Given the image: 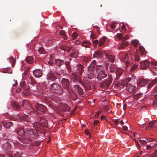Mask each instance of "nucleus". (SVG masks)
<instances>
[{
    "mask_svg": "<svg viewBox=\"0 0 157 157\" xmlns=\"http://www.w3.org/2000/svg\"><path fill=\"white\" fill-rule=\"evenodd\" d=\"M22 93L25 95H28L29 94V92L28 91H26L25 90L23 91Z\"/></svg>",
    "mask_w": 157,
    "mask_h": 157,
    "instance_id": "obj_52",
    "label": "nucleus"
},
{
    "mask_svg": "<svg viewBox=\"0 0 157 157\" xmlns=\"http://www.w3.org/2000/svg\"><path fill=\"white\" fill-rule=\"evenodd\" d=\"M22 106H23L27 110H29L31 113H33L35 111V109L32 107L30 103L27 101H22Z\"/></svg>",
    "mask_w": 157,
    "mask_h": 157,
    "instance_id": "obj_7",
    "label": "nucleus"
},
{
    "mask_svg": "<svg viewBox=\"0 0 157 157\" xmlns=\"http://www.w3.org/2000/svg\"><path fill=\"white\" fill-rule=\"evenodd\" d=\"M141 69H147L150 65V63L147 60L142 61L140 62Z\"/></svg>",
    "mask_w": 157,
    "mask_h": 157,
    "instance_id": "obj_12",
    "label": "nucleus"
},
{
    "mask_svg": "<svg viewBox=\"0 0 157 157\" xmlns=\"http://www.w3.org/2000/svg\"><path fill=\"white\" fill-rule=\"evenodd\" d=\"M38 52L40 54H43L45 53V52L42 48H40L38 50Z\"/></svg>",
    "mask_w": 157,
    "mask_h": 157,
    "instance_id": "obj_44",
    "label": "nucleus"
},
{
    "mask_svg": "<svg viewBox=\"0 0 157 157\" xmlns=\"http://www.w3.org/2000/svg\"><path fill=\"white\" fill-rule=\"evenodd\" d=\"M28 83L30 84L31 86H29L27 85H24L21 84V87L23 88L24 90L26 91H29L30 89L32 91H34L36 90V82L33 78L31 77H29L28 79Z\"/></svg>",
    "mask_w": 157,
    "mask_h": 157,
    "instance_id": "obj_3",
    "label": "nucleus"
},
{
    "mask_svg": "<svg viewBox=\"0 0 157 157\" xmlns=\"http://www.w3.org/2000/svg\"><path fill=\"white\" fill-rule=\"evenodd\" d=\"M25 59L26 61L29 63L31 64L33 62V59L32 57L31 56L27 57Z\"/></svg>",
    "mask_w": 157,
    "mask_h": 157,
    "instance_id": "obj_40",
    "label": "nucleus"
},
{
    "mask_svg": "<svg viewBox=\"0 0 157 157\" xmlns=\"http://www.w3.org/2000/svg\"><path fill=\"white\" fill-rule=\"evenodd\" d=\"M157 82V79H154L149 83L147 86V88L149 89L151 88Z\"/></svg>",
    "mask_w": 157,
    "mask_h": 157,
    "instance_id": "obj_31",
    "label": "nucleus"
},
{
    "mask_svg": "<svg viewBox=\"0 0 157 157\" xmlns=\"http://www.w3.org/2000/svg\"><path fill=\"white\" fill-rule=\"evenodd\" d=\"M139 141L140 142V143L143 145L146 144L147 143V142L145 140H140Z\"/></svg>",
    "mask_w": 157,
    "mask_h": 157,
    "instance_id": "obj_49",
    "label": "nucleus"
},
{
    "mask_svg": "<svg viewBox=\"0 0 157 157\" xmlns=\"http://www.w3.org/2000/svg\"><path fill=\"white\" fill-rule=\"evenodd\" d=\"M37 122L42 126L45 127H47L48 126L47 121L44 119L40 117H39L38 118Z\"/></svg>",
    "mask_w": 157,
    "mask_h": 157,
    "instance_id": "obj_13",
    "label": "nucleus"
},
{
    "mask_svg": "<svg viewBox=\"0 0 157 157\" xmlns=\"http://www.w3.org/2000/svg\"><path fill=\"white\" fill-rule=\"evenodd\" d=\"M126 89L130 93L134 92L136 89V87L129 84H127L126 86Z\"/></svg>",
    "mask_w": 157,
    "mask_h": 157,
    "instance_id": "obj_19",
    "label": "nucleus"
},
{
    "mask_svg": "<svg viewBox=\"0 0 157 157\" xmlns=\"http://www.w3.org/2000/svg\"><path fill=\"white\" fill-rule=\"evenodd\" d=\"M154 99L153 102V105L154 107H156L157 106V95H154Z\"/></svg>",
    "mask_w": 157,
    "mask_h": 157,
    "instance_id": "obj_39",
    "label": "nucleus"
},
{
    "mask_svg": "<svg viewBox=\"0 0 157 157\" xmlns=\"http://www.w3.org/2000/svg\"><path fill=\"white\" fill-rule=\"evenodd\" d=\"M156 124V121L155 120L151 121L149 122V126H147L145 128L146 129L151 130L152 128V126Z\"/></svg>",
    "mask_w": 157,
    "mask_h": 157,
    "instance_id": "obj_24",
    "label": "nucleus"
},
{
    "mask_svg": "<svg viewBox=\"0 0 157 157\" xmlns=\"http://www.w3.org/2000/svg\"><path fill=\"white\" fill-rule=\"evenodd\" d=\"M36 111H34L35 113L37 114H42L45 113L47 111L46 107L41 104L37 103L35 105Z\"/></svg>",
    "mask_w": 157,
    "mask_h": 157,
    "instance_id": "obj_6",
    "label": "nucleus"
},
{
    "mask_svg": "<svg viewBox=\"0 0 157 157\" xmlns=\"http://www.w3.org/2000/svg\"><path fill=\"white\" fill-rule=\"evenodd\" d=\"M123 72V70L121 68H117L115 71V74L116 75V77L115 79L117 80L122 75Z\"/></svg>",
    "mask_w": 157,
    "mask_h": 157,
    "instance_id": "obj_21",
    "label": "nucleus"
},
{
    "mask_svg": "<svg viewBox=\"0 0 157 157\" xmlns=\"http://www.w3.org/2000/svg\"><path fill=\"white\" fill-rule=\"evenodd\" d=\"M20 141L23 143L28 144L31 142V140L29 138H25L23 136L20 139Z\"/></svg>",
    "mask_w": 157,
    "mask_h": 157,
    "instance_id": "obj_23",
    "label": "nucleus"
},
{
    "mask_svg": "<svg viewBox=\"0 0 157 157\" xmlns=\"http://www.w3.org/2000/svg\"><path fill=\"white\" fill-rule=\"evenodd\" d=\"M78 36L76 32H74L73 33L71 37L74 40H75L76 39H77Z\"/></svg>",
    "mask_w": 157,
    "mask_h": 157,
    "instance_id": "obj_43",
    "label": "nucleus"
},
{
    "mask_svg": "<svg viewBox=\"0 0 157 157\" xmlns=\"http://www.w3.org/2000/svg\"><path fill=\"white\" fill-rule=\"evenodd\" d=\"M47 87L49 89L50 91L52 92L56 93L59 95L63 93V90L61 87L56 83L50 84L48 82L46 85V88Z\"/></svg>",
    "mask_w": 157,
    "mask_h": 157,
    "instance_id": "obj_1",
    "label": "nucleus"
},
{
    "mask_svg": "<svg viewBox=\"0 0 157 157\" xmlns=\"http://www.w3.org/2000/svg\"><path fill=\"white\" fill-rule=\"evenodd\" d=\"M59 34L61 36H63L64 40H66L67 39V37L63 31H60L59 33Z\"/></svg>",
    "mask_w": 157,
    "mask_h": 157,
    "instance_id": "obj_42",
    "label": "nucleus"
},
{
    "mask_svg": "<svg viewBox=\"0 0 157 157\" xmlns=\"http://www.w3.org/2000/svg\"><path fill=\"white\" fill-rule=\"evenodd\" d=\"M117 36L119 39L122 40V34L121 33H118L117 34Z\"/></svg>",
    "mask_w": 157,
    "mask_h": 157,
    "instance_id": "obj_50",
    "label": "nucleus"
},
{
    "mask_svg": "<svg viewBox=\"0 0 157 157\" xmlns=\"http://www.w3.org/2000/svg\"><path fill=\"white\" fill-rule=\"evenodd\" d=\"M85 134L87 135H88L89 134V131L88 130H86L85 131Z\"/></svg>",
    "mask_w": 157,
    "mask_h": 157,
    "instance_id": "obj_61",
    "label": "nucleus"
},
{
    "mask_svg": "<svg viewBox=\"0 0 157 157\" xmlns=\"http://www.w3.org/2000/svg\"><path fill=\"white\" fill-rule=\"evenodd\" d=\"M110 27L112 29H114L116 27V26L114 24H112L110 25Z\"/></svg>",
    "mask_w": 157,
    "mask_h": 157,
    "instance_id": "obj_62",
    "label": "nucleus"
},
{
    "mask_svg": "<svg viewBox=\"0 0 157 157\" xmlns=\"http://www.w3.org/2000/svg\"><path fill=\"white\" fill-rule=\"evenodd\" d=\"M70 91H68L70 94V96L73 100H75L77 99V96L71 89H70Z\"/></svg>",
    "mask_w": 157,
    "mask_h": 157,
    "instance_id": "obj_25",
    "label": "nucleus"
},
{
    "mask_svg": "<svg viewBox=\"0 0 157 157\" xmlns=\"http://www.w3.org/2000/svg\"><path fill=\"white\" fill-rule=\"evenodd\" d=\"M106 38L105 37H102L99 40V43L98 45V47H101L104 45L105 42Z\"/></svg>",
    "mask_w": 157,
    "mask_h": 157,
    "instance_id": "obj_29",
    "label": "nucleus"
},
{
    "mask_svg": "<svg viewBox=\"0 0 157 157\" xmlns=\"http://www.w3.org/2000/svg\"><path fill=\"white\" fill-rule=\"evenodd\" d=\"M27 136L32 138L36 139L38 136L37 131L35 129H31L30 128H24Z\"/></svg>",
    "mask_w": 157,
    "mask_h": 157,
    "instance_id": "obj_5",
    "label": "nucleus"
},
{
    "mask_svg": "<svg viewBox=\"0 0 157 157\" xmlns=\"http://www.w3.org/2000/svg\"><path fill=\"white\" fill-rule=\"evenodd\" d=\"M96 69L97 71V78L99 80L105 78L107 76L105 71L104 70V67L101 65H97L96 66Z\"/></svg>",
    "mask_w": 157,
    "mask_h": 157,
    "instance_id": "obj_4",
    "label": "nucleus"
},
{
    "mask_svg": "<svg viewBox=\"0 0 157 157\" xmlns=\"http://www.w3.org/2000/svg\"><path fill=\"white\" fill-rule=\"evenodd\" d=\"M83 85L86 90H89L91 89L90 84L89 83H84Z\"/></svg>",
    "mask_w": 157,
    "mask_h": 157,
    "instance_id": "obj_33",
    "label": "nucleus"
},
{
    "mask_svg": "<svg viewBox=\"0 0 157 157\" xmlns=\"http://www.w3.org/2000/svg\"><path fill=\"white\" fill-rule=\"evenodd\" d=\"M3 125L6 128H10L11 127H13V123L11 122H5Z\"/></svg>",
    "mask_w": 157,
    "mask_h": 157,
    "instance_id": "obj_28",
    "label": "nucleus"
},
{
    "mask_svg": "<svg viewBox=\"0 0 157 157\" xmlns=\"http://www.w3.org/2000/svg\"><path fill=\"white\" fill-rule=\"evenodd\" d=\"M96 61L95 60H94L88 67V69L90 70L94 69V66L96 64Z\"/></svg>",
    "mask_w": 157,
    "mask_h": 157,
    "instance_id": "obj_30",
    "label": "nucleus"
},
{
    "mask_svg": "<svg viewBox=\"0 0 157 157\" xmlns=\"http://www.w3.org/2000/svg\"><path fill=\"white\" fill-rule=\"evenodd\" d=\"M60 49L64 51L70 52V56L71 57L75 58L78 55V50L74 48L71 47L67 45H62L60 47Z\"/></svg>",
    "mask_w": 157,
    "mask_h": 157,
    "instance_id": "obj_2",
    "label": "nucleus"
},
{
    "mask_svg": "<svg viewBox=\"0 0 157 157\" xmlns=\"http://www.w3.org/2000/svg\"><path fill=\"white\" fill-rule=\"evenodd\" d=\"M130 80L131 79L130 78H126L125 80V82L127 83L130 81Z\"/></svg>",
    "mask_w": 157,
    "mask_h": 157,
    "instance_id": "obj_59",
    "label": "nucleus"
},
{
    "mask_svg": "<svg viewBox=\"0 0 157 157\" xmlns=\"http://www.w3.org/2000/svg\"><path fill=\"white\" fill-rule=\"evenodd\" d=\"M113 121L114 122V124L116 125H117L119 124V121H118V120H114Z\"/></svg>",
    "mask_w": 157,
    "mask_h": 157,
    "instance_id": "obj_56",
    "label": "nucleus"
},
{
    "mask_svg": "<svg viewBox=\"0 0 157 157\" xmlns=\"http://www.w3.org/2000/svg\"><path fill=\"white\" fill-rule=\"evenodd\" d=\"M141 94H137L133 97V98L135 99H137L140 96Z\"/></svg>",
    "mask_w": 157,
    "mask_h": 157,
    "instance_id": "obj_51",
    "label": "nucleus"
},
{
    "mask_svg": "<svg viewBox=\"0 0 157 157\" xmlns=\"http://www.w3.org/2000/svg\"><path fill=\"white\" fill-rule=\"evenodd\" d=\"M104 110L105 112H107L109 110V108L107 106H105L104 107Z\"/></svg>",
    "mask_w": 157,
    "mask_h": 157,
    "instance_id": "obj_54",
    "label": "nucleus"
},
{
    "mask_svg": "<svg viewBox=\"0 0 157 157\" xmlns=\"http://www.w3.org/2000/svg\"><path fill=\"white\" fill-rule=\"evenodd\" d=\"M124 55L125 56L123 57L122 61V62L125 63L126 66H127L129 64V62L128 61L129 58L128 55L126 53L124 54Z\"/></svg>",
    "mask_w": 157,
    "mask_h": 157,
    "instance_id": "obj_18",
    "label": "nucleus"
},
{
    "mask_svg": "<svg viewBox=\"0 0 157 157\" xmlns=\"http://www.w3.org/2000/svg\"><path fill=\"white\" fill-rule=\"evenodd\" d=\"M140 82L143 85H144L147 83V81L145 79L142 80L140 81Z\"/></svg>",
    "mask_w": 157,
    "mask_h": 157,
    "instance_id": "obj_47",
    "label": "nucleus"
},
{
    "mask_svg": "<svg viewBox=\"0 0 157 157\" xmlns=\"http://www.w3.org/2000/svg\"><path fill=\"white\" fill-rule=\"evenodd\" d=\"M99 123V122L98 121L95 120L94 122V124H95V125H97Z\"/></svg>",
    "mask_w": 157,
    "mask_h": 157,
    "instance_id": "obj_63",
    "label": "nucleus"
},
{
    "mask_svg": "<svg viewBox=\"0 0 157 157\" xmlns=\"http://www.w3.org/2000/svg\"><path fill=\"white\" fill-rule=\"evenodd\" d=\"M9 62L12 63V66L13 67L15 64L16 60L12 57H11L8 59Z\"/></svg>",
    "mask_w": 157,
    "mask_h": 157,
    "instance_id": "obj_35",
    "label": "nucleus"
},
{
    "mask_svg": "<svg viewBox=\"0 0 157 157\" xmlns=\"http://www.w3.org/2000/svg\"><path fill=\"white\" fill-rule=\"evenodd\" d=\"M112 79L110 77L108 79L103 81L100 83V86L101 87H108L111 84Z\"/></svg>",
    "mask_w": 157,
    "mask_h": 157,
    "instance_id": "obj_11",
    "label": "nucleus"
},
{
    "mask_svg": "<svg viewBox=\"0 0 157 157\" xmlns=\"http://www.w3.org/2000/svg\"><path fill=\"white\" fill-rule=\"evenodd\" d=\"M116 70V66L113 64H111L109 67V71L111 72H114Z\"/></svg>",
    "mask_w": 157,
    "mask_h": 157,
    "instance_id": "obj_34",
    "label": "nucleus"
},
{
    "mask_svg": "<svg viewBox=\"0 0 157 157\" xmlns=\"http://www.w3.org/2000/svg\"><path fill=\"white\" fill-rule=\"evenodd\" d=\"M103 54L100 51H98L93 55V57L97 59H101L103 57Z\"/></svg>",
    "mask_w": 157,
    "mask_h": 157,
    "instance_id": "obj_20",
    "label": "nucleus"
},
{
    "mask_svg": "<svg viewBox=\"0 0 157 157\" xmlns=\"http://www.w3.org/2000/svg\"><path fill=\"white\" fill-rule=\"evenodd\" d=\"M59 74L57 72L54 73H49L47 75V79L52 81H54L59 76Z\"/></svg>",
    "mask_w": 157,
    "mask_h": 157,
    "instance_id": "obj_10",
    "label": "nucleus"
},
{
    "mask_svg": "<svg viewBox=\"0 0 157 157\" xmlns=\"http://www.w3.org/2000/svg\"><path fill=\"white\" fill-rule=\"evenodd\" d=\"M105 61H108L111 63H113L114 60V57L112 55H108L105 53Z\"/></svg>",
    "mask_w": 157,
    "mask_h": 157,
    "instance_id": "obj_15",
    "label": "nucleus"
},
{
    "mask_svg": "<svg viewBox=\"0 0 157 157\" xmlns=\"http://www.w3.org/2000/svg\"><path fill=\"white\" fill-rule=\"evenodd\" d=\"M74 88L79 95H82L83 94L84 92L83 90L79 85H75L74 86Z\"/></svg>",
    "mask_w": 157,
    "mask_h": 157,
    "instance_id": "obj_16",
    "label": "nucleus"
},
{
    "mask_svg": "<svg viewBox=\"0 0 157 157\" xmlns=\"http://www.w3.org/2000/svg\"><path fill=\"white\" fill-rule=\"evenodd\" d=\"M64 63L67 67L68 70L70 71L71 69L70 67L69 66L70 62L68 61H67L64 62Z\"/></svg>",
    "mask_w": 157,
    "mask_h": 157,
    "instance_id": "obj_45",
    "label": "nucleus"
},
{
    "mask_svg": "<svg viewBox=\"0 0 157 157\" xmlns=\"http://www.w3.org/2000/svg\"><path fill=\"white\" fill-rule=\"evenodd\" d=\"M56 64L57 66H60L64 64V62L63 60L60 59H56Z\"/></svg>",
    "mask_w": 157,
    "mask_h": 157,
    "instance_id": "obj_26",
    "label": "nucleus"
},
{
    "mask_svg": "<svg viewBox=\"0 0 157 157\" xmlns=\"http://www.w3.org/2000/svg\"><path fill=\"white\" fill-rule=\"evenodd\" d=\"M139 50L141 55L143 56H145L146 54V51L143 46H140L139 48Z\"/></svg>",
    "mask_w": 157,
    "mask_h": 157,
    "instance_id": "obj_27",
    "label": "nucleus"
},
{
    "mask_svg": "<svg viewBox=\"0 0 157 157\" xmlns=\"http://www.w3.org/2000/svg\"><path fill=\"white\" fill-rule=\"evenodd\" d=\"M11 106L16 111H19L21 109V106L15 102H13L12 103Z\"/></svg>",
    "mask_w": 157,
    "mask_h": 157,
    "instance_id": "obj_22",
    "label": "nucleus"
},
{
    "mask_svg": "<svg viewBox=\"0 0 157 157\" xmlns=\"http://www.w3.org/2000/svg\"><path fill=\"white\" fill-rule=\"evenodd\" d=\"M61 83L64 88L66 89L68 91H70V82L69 80L63 78L61 81Z\"/></svg>",
    "mask_w": 157,
    "mask_h": 157,
    "instance_id": "obj_8",
    "label": "nucleus"
},
{
    "mask_svg": "<svg viewBox=\"0 0 157 157\" xmlns=\"http://www.w3.org/2000/svg\"><path fill=\"white\" fill-rule=\"evenodd\" d=\"M101 113V112L100 111L97 112L95 114V117L96 118H97L99 116V114Z\"/></svg>",
    "mask_w": 157,
    "mask_h": 157,
    "instance_id": "obj_58",
    "label": "nucleus"
},
{
    "mask_svg": "<svg viewBox=\"0 0 157 157\" xmlns=\"http://www.w3.org/2000/svg\"><path fill=\"white\" fill-rule=\"evenodd\" d=\"M98 40H96L93 41V44H94V46H96L98 43Z\"/></svg>",
    "mask_w": 157,
    "mask_h": 157,
    "instance_id": "obj_53",
    "label": "nucleus"
},
{
    "mask_svg": "<svg viewBox=\"0 0 157 157\" xmlns=\"http://www.w3.org/2000/svg\"><path fill=\"white\" fill-rule=\"evenodd\" d=\"M131 44L132 45L135 47H136L139 44V41L137 40H133L131 41Z\"/></svg>",
    "mask_w": 157,
    "mask_h": 157,
    "instance_id": "obj_38",
    "label": "nucleus"
},
{
    "mask_svg": "<svg viewBox=\"0 0 157 157\" xmlns=\"http://www.w3.org/2000/svg\"><path fill=\"white\" fill-rule=\"evenodd\" d=\"M90 42L86 41H83L81 43V44L82 46L85 47H88L90 45Z\"/></svg>",
    "mask_w": 157,
    "mask_h": 157,
    "instance_id": "obj_36",
    "label": "nucleus"
},
{
    "mask_svg": "<svg viewBox=\"0 0 157 157\" xmlns=\"http://www.w3.org/2000/svg\"><path fill=\"white\" fill-rule=\"evenodd\" d=\"M123 128L125 130H128V128L126 126H123Z\"/></svg>",
    "mask_w": 157,
    "mask_h": 157,
    "instance_id": "obj_64",
    "label": "nucleus"
},
{
    "mask_svg": "<svg viewBox=\"0 0 157 157\" xmlns=\"http://www.w3.org/2000/svg\"><path fill=\"white\" fill-rule=\"evenodd\" d=\"M24 128H25V127H24L23 128H19L17 129L16 131V133L17 135L21 137L24 136L25 135V132Z\"/></svg>",
    "mask_w": 157,
    "mask_h": 157,
    "instance_id": "obj_17",
    "label": "nucleus"
},
{
    "mask_svg": "<svg viewBox=\"0 0 157 157\" xmlns=\"http://www.w3.org/2000/svg\"><path fill=\"white\" fill-rule=\"evenodd\" d=\"M135 58L136 61L138 62L140 60V58L138 55H135Z\"/></svg>",
    "mask_w": 157,
    "mask_h": 157,
    "instance_id": "obj_48",
    "label": "nucleus"
},
{
    "mask_svg": "<svg viewBox=\"0 0 157 157\" xmlns=\"http://www.w3.org/2000/svg\"><path fill=\"white\" fill-rule=\"evenodd\" d=\"M129 38V36L128 35L125 36L124 37H123L122 40H127Z\"/></svg>",
    "mask_w": 157,
    "mask_h": 157,
    "instance_id": "obj_55",
    "label": "nucleus"
},
{
    "mask_svg": "<svg viewBox=\"0 0 157 157\" xmlns=\"http://www.w3.org/2000/svg\"><path fill=\"white\" fill-rule=\"evenodd\" d=\"M128 45V41H125L123 42L121 44L119 47V48H123L127 46Z\"/></svg>",
    "mask_w": 157,
    "mask_h": 157,
    "instance_id": "obj_37",
    "label": "nucleus"
},
{
    "mask_svg": "<svg viewBox=\"0 0 157 157\" xmlns=\"http://www.w3.org/2000/svg\"><path fill=\"white\" fill-rule=\"evenodd\" d=\"M21 155L19 152H17L13 154L12 156H10V157H21Z\"/></svg>",
    "mask_w": 157,
    "mask_h": 157,
    "instance_id": "obj_41",
    "label": "nucleus"
},
{
    "mask_svg": "<svg viewBox=\"0 0 157 157\" xmlns=\"http://www.w3.org/2000/svg\"><path fill=\"white\" fill-rule=\"evenodd\" d=\"M138 66V65L135 64L134 65L132 66V67L130 69V70L131 71H134L136 68Z\"/></svg>",
    "mask_w": 157,
    "mask_h": 157,
    "instance_id": "obj_46",
    "label": "nucleus"
},
{
    "mask_svg": "<svg viewBox=\"0 0 157 157\" xmlns=\"http://www.w3.org/2000/svg\"><path fill=\"white\" fill-rule=\"evenodd\" d=\"M146 148L147 149H152L150 145H147L146 146Z\"/></svg>",
    "mask_w": 157,
    "mask_h": 157,
    "instance_id": "obj_60",
    "label": "nucleus"
},
{
    "mask_svg": "<svg viewBox=\"0 0 157 157\" xmlns=\"http://www.w3.org/2000/svg\"><path fill=\"white\" fill-rule=\"evenodd\" d=\"M33 74L36 78H40L42 75V72L40 69H36L33 71Z\"/></svg>",
    "mask_w": 157,
    "mask_h": 157,
    "instance_id": "obj_14",
    "label": "nucleus"
},
{
    "mask_svg": "<svg viewBox=\"0 0 157 157\" xmlns=\"http://www.w3.org/2000/svg\"><path fill=\"white\" fill-rule=\"evenodd\" d=\"M3 152L8 153L11 151V145L9 143H6L2 144L1 146Z\"/></svg>",
    "mask_w": 157,
    "mask_h": 157,
    "instance_id": "obj_9",
    "label": "nucleus"
},
{
    "mask_svg": "<svg viewBox=\"0 0 157 157\" xmlns=\"http://www.w3.org/2000/svg\"><path fill=\"white\" fill-rule=\"evenodd\" d=\"M62 107L63 108V110L65 111H69L71 109L70 107L66 104H63Z\"/></svg>",
    "mask_w": 157,
    "mask_h": 157,
    "instance_id": "obj_32",
    "label": "nucleus"
},
{
    "mask_svg": "<svg viewBox=\"0 0 157 157\" xmlns=\"http://www.w3.org/2000/svg\"><path fill=\"white\" fill-rule=\"evenodd\" d=\"M151 157H157V151H156L153 154Z\"/></svg>",
    "mask_w": 157,
    "mask_h": 157,
    "instance_id": "obj_57",
    "label": "nucleus"
}]
</instances>
